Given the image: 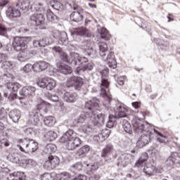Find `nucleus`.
I'll list each match as a JSON object with an SVG mask.
<instances>
[{"label":"nucleus","mask_w":180,"mask_h":180,"mask_svg":"<svg viewBox=\"0 0 180 180\" xmlns=\"http://www.w3.org/2000/svg\"><path fill=\"white\" fill-rule=\"evenodd\" d=\"M35 92L36 88L27 86L22 88L20 91V95H21V96L29 98V99H32V98L36 95Z\"/></svg>","instance_id":"4468645a"},{"label":"nucleus","mask_w":180,"mask_h":180,"mask_svg":"<svg viewBox=\"0 0 180 180\" xmlns=\"http://www.w3.org/2000/svg\"><path fill=\"white\" fill-rule=\"evenodd\" d=\"M81 129L86 134H89V133L94 132V129L92 127H89V125L83 124L81 126Z\"/></svg>","instance_id":"bf43d9fd"},{"label":"nucleus","mask_w":180,"mask_h":180,"mask_svg":"<svg viewBox=\"0 0 180 180\" xmlns=\"http://www.w3.org/2000/svg\"><path fill=\"white\" fill-rule=\"evenodd\" d=\"M105 61H106L107 64H108V67H110V68L115 70V68L117 67V63L116 60H115V53L113 52H109L108 53Z\"/></svg>","instance_id":"4be33fe9"},{"label":"nucleus","mask_w":180,"mask_h":180,"mask_svg":"<svg viewBox=\"0 0 180 180\" xmlns=\"http://www.w3.org/2000/svg\"><path fill=\"white\" fill-rule=\"evenodd\" d=\"M13 78H15L13 75L9 72L4 73L3 75L0 76V86L2 87L6 85V88H8V85L11 84V81H12Z\"/></svg>","instance_id":"6ab92c4d"},{"label":"nucleus","mask_w":180,"mask_h":180,"mask_svg":"<svg viewBox=\"0 0 180 180\" xmlns=\"http://www.w3.org/2000/svg\"><path fill=\"white\" fill-rule=\"evenodd\" d=\"M75 74L77 75H81V74H83L85 72V68L84 66L77 67L75 70Z\"/></svg>","instance_id":"0e129e2a"},{"label":"nucleus","mask_w":180,"mask_h":180,"mask_svg":"<svg viewBox=\"0 0 180 180\" xmlns=\"http://www.w3.org/2000/svg\"><path fill=\"white\" fill-rule=\"evenodd\" d=\"M56 122V118L53 116L46 117L44 120V123L45 126H48V127H51L54 126V122Z\"/></svg>","instance_id":"79ce46f5"},{"label":"nucleus","mask_w":180,"mask_h":180,"mask_svg":"<svg viewBox=\"0 0 180 180\" xmlns=\"http://www.w3.org/2000/svg\"><path fill=\"white\" fill-rule=\"evenodd\" d=\"M117 116H115V119H120L122 117H127V113H129V110L123 105H120L117 109Z\"/></svg>","instance_id":"bb28decb"},{"label":"nucleus","mask_w":180,"mask_h":180,"mask_svg":"<svg viewBox=\"0 0 180 180\" xmlns=\"http://www.w3.org/2000/svg\"><path fill=\"white\" fill-rule=\"evenodd\" d=\"M72 81H74L73 86L76 91H81L82 85H84V79L79 77H72Z\"/></svg>","instance_id":"a878e982"},{"label":"nucleus","mask_w":180,"mask_h":180,"mask_svg":"<svg viewBox=\"0 0 180 180\" xmlns=\"http://www.w3.org/2000/svg\"><path fill=\"white\" fill-rule=\"evenodd\" d=\"M20 53L18 54V61L24 62L27 61L29 58H30V52L27 49L24 51H20Z\"/></svg>","instance_id":"c756f323"},{"label":"nucleus","mask_w":180,"mask_h":180,"mask_svg":"<svg viewBox=\"0 0 180 180\" xmlns=\"http://www.w3.org/2000/svg\"><path fill=\"white\" fill-rule=\"evenodd\" d=\"M49 67H50L49 63L44 60H40L34 64V71L35 72H41V71L47 70Z\"/></svg>","instance_id":"412c9836"},{"label":"nucleus","mask_w":180,"mask_h":180,"mask_svg":"<svg viewBox=\"0 0 180 180\" xmlns=\"http://www.w3.org/2000/svg\"><path fill=\"white\" fill-rule=\"evenodd\" d=\"M98 168H99V163L98 162L87 165V167H86L87 174H91L93 172H95V171H96Z\"/></svg>","instance_id":"ea45409f"},{"label":"nucleus","mask_w":180,"mask_h":180,"mask_svg":"<svg viewBox=\"0 0 180 180\" xmlns=\"http://www.w3.org/2000/svg\"><path fill=\"white\" fill-rule=\"evenodd\" d=\"M44 136L48 141H54L57 139V133L54 131H49L45 134Z\"/></svg>","instance_id":"37998d69"},{"label":"nucleus","mask_w":180,"mask_h":180,"mask_svg":"<svg viewBox=\"0 0 180 180\" xmlns=\"http://www.w3.org/2000/svg\"><path fill=\"white\" fill-rule=\"evenodd\" d=\"M58 37L59 39L58 44H61V45L64 44V43H65V41H67V40L68 39L66 32H59Z\"/></svg>","instance_id":"a18cd8bd"},{"label":"nucleus","mask_w":180,"mask_h":180,"mask_svg":"<svg viewBox=\"0 0 180 180\" xmlns=\"http://www.w3.org/2000/svg\"><path fill=\"white\" fill-rule=\"evenodd\" d=\"M41 180H54V177L49 173H45L41 176Z\"/></svg>","instance_id":"e2e57ef3"},{"label":"nucleus","mask_w":180,"mask_h":180,"mask_svg":"<svg viewBox=\"0 0 180 180\" xmlns=\"http://www.w3.org/2000/svg\"><path fill=\"white\" fill-rule=\"evenodd\" d=\"M60 165V158L57 156L49 155L44 163V167L45 169L51 171L55 168H57Z\"/></svg>","instance_id":"6e6552de"},{"label":"nucleus","mask_w":180,"mask_h":180,"mask_svg":"<svg viewBox=\"0 0 180 180\" xmlns=\"http://www.w3.org/2000/svg\"><path fill=\"white\" fill-rule=\"evenodd\" d=\"M21 88L22 85L18 82H11L9 84H8L7 89H8L10 92H13L8 96V99H10V101H15V99L18 98V94L16 92H18V91H19V89Z\"/></svg>","instance_id":"1a4fd4ad"},{"label":"nucleus","mask_w":180,"mask_h":180,"mask_svg":"<svg viewBox=\"0 0 180 180\" xmlns=\"http://www.w3.org/2000/svg\"><path fill=\"white\" fill-rule=\"evenodd\" d=\"M59 94H61L63 99H64L65 102H68V103H74L75 102H77V96L75 93H70L65 90H62Z\"/></svg>","instance_id":"2eb2a0df"},{"label":"nucleus","mask_w":180,"mask_h":180,"mask_svg":"<svg viewBox=\"0 0 180 180\" xmlns=\"http://www.w3.org/2000/svg\"><path fill=\"white\" fill-rule=\"evenodd\" d=\"M8 115L14 123H18L19 119H20V111L16 110H11Z\"/></svg>","instance_id":"f704fd0d"},{"label":"nucleus","mask_w":180,"mask_h":180,"mask_svg":"<svg viewBox=\"0 0 180 180\" xmlns=\"http://www.w3.org/2000/svg\"><path fill=\"white\" fill-rule=\"evenodd\" d=\"M18 148L22 153H33L39 149V143L33 139H20V143L18 145Z\"/></svg>","instance_id":"7ed1b4c3"},{"label":"nucleus","mask_w":180,"mask_h":180,"mask_svg":"<svg viewBox=\"0 0 180 180\" xmlns=\"http://www.w3.org/2000/svg\"><path fill=\"white\" fill-rule=\"evenodd\" d=\"M110 134V130L108 129H103L100 134L94 136L93 140L96 143H103Z\"/></svg>","instance_id":"a211bd4d"},{"label":"nucleus","mask_w":180,"mask_h":180,"mask_svg":"<svg viewBox=\"0 0 180 180\" xmlns=\"http://www.w3.org/2000/svg\"><path fill=\"white\" fill-rule=\"evenodd\" d=\"M25 178V173L23 172H14L10 174L9 177L7 178L8 180H23Z\"/></svg>","instance_id":"cd10ccee"},{"label":"nucleus","mask_w":180,"mask_h":180,"mask_svg":"<svg viewBox=\"0 0 180 180\" xmlns=\"http://www.w3.org/2000/svg\"><path fill=\"white\" fill-rule=\"evenodd\" d=\"M101 157L103 158H106V157H108L109 158H110V157H112V158H116V157H117L116 150H115V148L112 143H108L105 145V148L102 150Z\"/></svg>","instance_id":"9d476101"},{"label":"nucleus","mask_w":180,"mask_h":180,"mask_svg":"<svg viewBox=\"0 0 180 180\" xmlns=\"http://www.w3.org/2000/svg\"><path fill=\"white\" fill-rule=\"evenodd\" d=\"M8 115V112L5 110V108H1L0 109V120H2L3 119H5L6 117V115Z\"/></svg>","instance_id":"69168bd1"},{"label":"nucleus","mask_w":180,"mask_h":180,"mask_svg":"<svg viewBox=\"0 0 180 180\" xmlns=\"http://www.w3.org/2000/svg\"><path fill=\"white\" fill-rule=\"evenodd\" d=\"M58 71L64 75H68V74L72 73V68L68 65L64 63L58 64Z\"/></svg>","instance_id":"b1692460"},{"label":"nucleus","mask_w":180,"mask_h":180,"mask_svg":"<svg viewBox=\"0 0 180 180\" xmlns=\"http://www.w3.org/2000/svg\"><path fill=\"white\" fill-rule=\"evenodd\" d=\"M7 18L12 19V18H20L22 13L21 10H20L18 4L14 6L8 8L6 11Z\"/></svg>","instance_id":"f8f14e48"},{"label":"nucleus","mask_w":180,"mask_h":180,"mask_svg":"<svg viewBox=\"0 0 180 180\" xmlns=\"http://www.w3.org/2000/svg\"><path fill=\"white\" fill-rule=\"evenodd\" d=\"M154 133H155L156 134H158V136H160V138H158V141H159L160 143H162L163 144L168 143V138H167V136H164L162 134H161L157 129H154Z\"/></svg>","instance_id":"de8ad7c7"},{"label":"nucleus","mask_w":180,"mask_h":180,"mask_svg":"<svg viewBox=\"0 0 180 180\" xmlns=\"http://www.w3.org/2000/svg\"><path fill=\"white\" fill-rule=\"evenodd\" d=\"M8 160L13 164H18L20 161V155L18 153H13L8 157Z\"/></svg>","instance_id":"c03bdc74"},{"label":"nucleus","mask_w":180,"mask_h":180,"mask_svg":"<svg viewBox=\"0 0 180 180\" xmlns=\"http://www.w3.org/2000/svg\"><path fill=\"white\" fill-rule=\"evenodd\" d=\"M75 34L82 36V37H89L91 36L89 31L85 27L76 28L75 30Z\"/></svg>","instance_id":"c85d7f7f"},{"label":"nucleus","mask_w":180,"mask_h":180,"mask_svg":"<svg viewBox=\"0 0 180 180\" xmlns=\"http://www.w3.org/2000/svg\"><path fill=\"white\" fill-rule=\"evenodd\" d=\"M122 127L125 133H127L128 134H131L133 133V128H131V124H129L127 120H124Z\"/></svg>","instance_id":"a19ab883"},{"label":"nucleus","mask_w":180,"mask_h":180,"mask_svg":"<svg viewBox=\"0 0 180 180\" xmlns=\"http://www.w3.org/2000/svg\"><path fill=\"white\" fill-rule=\"evenodd\" d=\"M74 9L75 11H73L70 14V20L72 22H76L77 23H78V22H81V20H82L84 18V10L82 9L79 10V6H75Z\"/></svg>","instance_id":"ddd939ff"},{"label":"nucleus","mask_w":180,"mask_h":180,"mask_svg":"<svg viewBox=\"0 0 180 180\" xmlns=\"http://www.w3.org/2000/svg\"><path fill=\"white\" fill-rule=\"evenodd\" d=\"M24 132L27 136H32V134H34V131H33V129L32 128H25L24 129Z\"/></svg>","instance_id":"338daca9"},{"label":"nucleus","mask_w":180,"mask_h":180,"mask_svg":"<svg viewBox=\"0 0 180 180\" xmlns=\"http://www.w3.org/2000/svg\"><path fill=\"white\" fill-rule=\"evenodd\" d=\"M130 157L131 155L129 153L121 155L117 159V167H127V165L130 163Z\"/></svg>","instance_id":"aec40b11"},{"label":"nucleus","mask_w":180,"mask_h":180,"mask_svg":"<svg viewBox=\"0 0 180 180\" xmlns=\"http://www.w3.org/2000/svg\"><path fill=\"white\" fill-rule=\"evenodd\" d=\"M70 56H72V60H73L72 64H75V65H77V61H79L80 64L88 63V58H86V57H80L79 53L70 52Z\"/></svg>","instance_id":"5701e85b"},{"label":"nucleus","mask_w":180,"mask_h":180,"mask_svg":"<svg viewBox=\"0 0 180 180\" xmlns=\"http://www.w3.org/2000/svg\"><path fill=\"white\" fill-rule=\"evenodd\" d=\"M89 150H91V147L88 145H84L78 150V154H79L80 155H84V154L89 153Z\"/></svg>","instance_id":"4d7b16f0"},{"label":"nucleus","mask_w":180,"mask_h":180,"mask_svg":"<svg viewBox=\"0 0 180 180\" xmlns=\"http://www.w3.org/2000/svg\"><path fill=\"white\" fill-rule=\"evenodd\" d=\"M57 85V82L55 80L47 79L46 88L48 91H53Z\"/></svg>","instance_id":"3c124183"},{"label":"nucleus","mask_w":180,"mask_h":180,"mask_svg":"<svg viewBox=\"0 0 180 180\" xmlns=\"http://www.w3.org/2000/svg\"><path fill=\"white\" fill-rule=\"evenodd\" d=\"M47 112H49L47 104L44 102L38 104L35 109L30 111V116L34 124H39V122H40L39 117L42 116L43 113H47Z\"/></svg>","instance_id":"20e7f679"},{"label":"nucleus","mask_w":180,"mask_h":180,"mask_svg":"<svg viewBox=\"0 0 180 180\" xmlns=\"http://www.w3.org/2000/svg\"><path fill=\"white\" fill-rule=\"evenodd\" d=\"M132 124L135 133L141 134L142 133L150 131V127L147 124H144L140 119H135L132 120Z\"/></svg>","instance_id":"0eeeda50"},{"label":"nucleus","mask_w":180,"mask_h":180,"mask_svg":"<svg viewBox=\"0 0 180 180\" xmlns=\"http://www.w3.org/2000/svg\"><path fill=\"white\" fill-rule=\"evenodd\" d=\"M101 76L102 79L100 86L101 93L100 94V95H101V96H103V98H108V103L109 105L110 103V101H112V96H109V94L108 93V91H109V81L106 79V77H108V70H103Z\"/></svg>","instance_id":"39448f33"},{"label":"nucleus","mask_w":180,"mask_h":180,"mask_svg":"<svg viewBox=\"0 0 180 180\" xmlns=\"http://www.w3.org/2000/svg\"><path fill=\"white\" fill-rule=\"evenodd\" d=\"M46 16L48 18V20L52 23H57L58 22V17H57L50 9L47 10Z\"/></svg>","instance_id":"e433bc0d"},{"label":"nucleus","mask_w":180,"mask_h":180,"mask_svg":"<svg viewBox=\"0 0 180 180\" xmlns=\"http://www.w3.org/2000/svg\"><path fill=\"white\" fill-rule=\"evenodd\" d=\"M45 40L46 41V46L58 43V39L54 35L51 36L49 38H45Z\"/></svg>","instance_id":"864d4df0"},{"label":"nucleus","mask_w":180,"mask_h":180,"mask_svg":"<svg viewBox=\"0 0 180 180\" xmlns=\"http://www.w3.org/2000/svg\"><path fill=\"white\" fill-rule=\"evenodd\" d=\"M98 109H99V104L96 102V100H90L86 102L85 110L88 113L90 120L94 123L103 124L105 123V119H106V115L96 113Z\"/></svg>","instance_id":"f257e3e1"},{"label":"nucleus","mask_w":180,"mask_h":180,"mask_svg":"<svg viewBox=\"0 0 180 180\" xmlns=\"http://www.w3.org/2000/svg\"><path fill=\"white\" fill-rule=\"evenodd\" d=\"M98 33L100 34V36L103 40H105L108 41V40H110V34L109 32H108V30L105 27L98 28Z\"/></svg>","instance_id":"c9c22d12"},{"label":"nucleus","mask_w":180,"mask_h":180,"mask_svg":"<svg viewBox=\"0 0 180 180\" xmlns=\"http://www.w3.org/2000/svg\"><path fill=\"white\" fill-rule=\"evenodd\" d=\"M31 12H44V7L41 3L34 1L30 6Z\"/></svg>","instance_id":"7c9ffc66"},{"label":"nucleus","mask_w":180,"mask_h":180,"mask_svg":"<svg viewBox=\"0 0 180 180\" xmlns=\"http://www.w3.org/2000/svg\"><path fill=\"white\" fill-rule=\"evenodd\" d=\"M2 64V68L6 70H12V68H13V66L15 65V64H13V62L11 61H4Z\"/></svg>","instance_id":"13d9d810"},{"label":"nucleus","mask_w":180,"mask_h":180,"mask_svg":"<svg viewBox=\"0 0 180 180\" xmlns=\"http://www.w3.org/2000/svg\"><path fill=\"white\" fill-rule=\"evenodd\" d=\"M30 20L34 26H40V25H44V15L42 13H35L30 17Z\"/></svg>","instance_id":"9b49d317"},{"label":"nucleus","mask_w":180,"mask_h":180,"mask_svg":"<svg viewBox=\"0 0 180 180\" xmlns=\"http://www.w3.org/2000/svg\"><path fill=\"white\" fill-rule=\"evenodd\" d=\"M60 143H64L66 148L70 151L77 150L81 146L82 141L74 134V130L69 129L59 139Z\"/></svg>","instance_id":"f03ea898"},{"label":"nucleus","mask_w":180,"mask_h":180,"mask_svg":"<svg viewBox=\"0 0 180 180\" xmlns=\"http://www.w3.org/2000/svg\"><path fill=\"white\" fill-rule=\"evenodd\" d=\"M17 6L20 11H29V8L30 6V1L20 0L17 3Z\"/></svg>","instance_id":"473e14b6"},{"label":"nucleus","mask_w":180,"mask_h":180,"mask_svg":"<svg viewBox=\"0 0 180 180\" xmlns=\"http://www.w3.org/2000/svg\"><path fill=\"white\" fill-rule=\"evenodd\" d=\"M101 57H105L108 53V44L105 42L100 43L98 45Z\"/></svg>","instance_id":"58836bf2"},{"label":"nucleus","mask_w":180,"mask_h":180,"mask_svg":"<svg viewBox=\"0 0 180 180\" xmlns=\"http://www.w3.org/2000/svg\"><path fill=\"white\" fill-rule=\"evenodd\" d=\"M143 172L146 174V175H154V174H158V171L155 169V166L148 164L143 169Z\"/></svg>","instance_id":"2f4dec72"},{"label":"nucleus","mask_w":180,"mask_h":180,"mask_svg":"<svg viewBox=\"0 0 180 180\" xmlns=\"http://www.w3.org/2000/svg\"><path fill=\"white\" fill-rule=\"evenodd\" d=\"M56 151H57V146L56 144L49 143L46 145L45 148V152L47 154H51V153H56Z\"/></svg>","instance_id":"8fccbe9b"},{"label":"nucleus","mask_w":180,"mask_h":180,"mask_svg":"<svg viewBox=\"0 0 180 180\" xmlns=\"http://www.w3.org/2000/svg\"><path fill=\"white\" fill-rule=\"evenodd\" d=\"M150 135H151V131H147L146 134H144L141 136L140 139L141 140V141L143 142V144H145V146H147V144L150 143V140L151 139Z\"/></svg>","instance_id":"49530a36"},{"label":"nucleus","mask_w":180,"mask_h":180,"mask_svg":"<svg viewBox=\"0 0 180 180\" xmlns=\"http://www.w3.org/2000/svg\"><path fill=\"white\" fill-rule=\"evenodd\" d=\"M52 50H53V51H56V53H58L59 54L61 60L66 63H71V64H72L73 60L72 57L71 56V53H70V56H68L67 53L63 51V49H61V47L60 46L53 47Z\"/></svg>","instance_id":"dca6fc26"},{"label":"nucleus","mask_w":180,"mask_h":180,"mask_svg":"<svg viewBox=\"0 0 180 180\" xmlns=\"http://www.w3.org/2000/svg\"><path fill=\"white\" fill-rule=\"evenodd\" d=\"M47 79H48L47 77L39 79L37 82L38 86H39V88H43V89L46 88L47 85Z\"/></svg>","instance_id":"052dcab7"},{"label":"nucleus","mask_w":180,"mask_h":180,"mask_svg":"<svg viewBox=\"0 0 180 180\" xmlns=\"http://www.w3.org/2000/svg\"><path fill=\"white\" fill-rule=\"evenodd\" d=\"M108 118H109V120L106 123V126L107 127H108V129H112V127L115 126V122H116L115 119H116V117L110 115Z\"/></svg>","instance_id":"6e6d98bb"},{"label":"nucleus","mask_w":180,"mask_h":180,"mask_svg":"<svg viewBox=\"0 0 180 180\" xmlns=\"http://www.w3.org/2000/svg\"><path fill=\"white\" fill-rule=\"evenodd\" d=\"M124 79H126V76L120 77L117 80L118 85H124Z\"/></svg>","instance_id":"774afa93"},{"label":"nucleus","mask_w":180,"mask_h":180,"mask_svg":"<svg viewBox=\"0 0 180 180\" xmlns=\"http://www.w3.org/2000/svg\"><path fill=\"white\" fill-rule=\"evenodd\" d=\"M86 117H89V115L86 112L84 107V111L82 112L77 119V123H84L86 120Z\"/></svg>","instance_id":"603ef678"},{"label":"nucleus","mask_w":180,"mask_h":180,"mask_svg":"<svg viewBox=\"0 0 180 180\" xmlns=\"http://www.w3.org/2000/svg\"><path fill=\"white\" fill-rule=\"evenodd\" d=\"M58 180H70L72 178V175L67 172H63L56 174Z\"/></svg>","instance_id":"4c0bfd02"},{"label":"nucleus","mask_w":180,"mask_h":180,"mask_svg":"<svg viewBox=\"0 0 180 180\" xmlns=\"http://www.w3.org/2000/svg\"><path fill=\"white\" fill-rule=\"evenodd\" d=\"M147 160H148V153H142L141 158L134 165L135 168H141L142 167H143L144 164H146V162H147Z\"/></svg>","instance_id":"393cba45"},{"label":"nucleus","mask_w":180,"mask_h":180,"mask_svg":"<svg viewBox=\"0 0 180 180\" xmlns=\"http://www.w3.org/2000/svg\"><path fill=\"white\" fill-rule=\"evenodd\" d=\"M94 44V42L91 40L84 41L83 46H84V49L86 50L88 56L91 57V58H95L97 51L94 49V47L92 45Z\"/></svg>","instance_id":"f3484780"},{"label":"nucleus","mask_w":180,"mask_h":180,"mask_svg":"<svg viewBox=\"0 0 180 180\" xmlns=\"http://www.w3.org/2000/svg\"><path fill=\"white\" fill-rule=\"evenodd\" d=\"M49 5L53 8V9H56V11H60V9L63 8V4L56 0H51Z\"/></svg>","instance_id":"09e8293b"},{"label":"nucleus","mask_w":180,"mask_h":180,"mask_svg":"<svg viewBox=\"0 0 180 180\" xmlns=\"http://www.w3.org/2000/svg\"><path fill=\"white\" fill-rule=\"evenodd\" d=\"M22 70L24 72H30L32 71V70H33V71H34V65L27 63L25 65L24 68H22Z\"/></svg>","instance_id":"680f3d73"},{"label":"nucleus","mask_w":180,"mask_h":180,"mask_svg":"<svg viewBox=\"0 0 180 180\" xmlns=\"http://www.w3.org/2000/svg\"><path fill=\"white\" fill-rule=\"evenodd\" d=\"M84 167V165H82V163L79 162L74 165H72L70 168V172H72V174H77L79 172V171H82V168Z\"/></svg>","instance_id":"72a5a7b5"},{"label":"nucleus","mask_w":180,"mask_h":180,"mask_svg":"<svg viewBox=\"0 0 180 180\" xmlns=\"http://www.w3.org/2000/svg\"><path fill=\"white\" fill-rule=\"evenodd\" d=\"M167 165L169 167H174V165H176L178 167V163H176V158L174 157H169L166 161Z\"/></svg>","instance_id":"5fc2aeb1"},{"label":"nucleus","mask_w":180,"mask_h":180,"mask_svg":"<svg viewBox=\"0 0 180 180\" xmlns=\"http://www.w3.org/2000/svg\"><path fill=\"white\" fill-rule=\"evenodd\" d=\"M27 40L29 37H19L14 38L13 41V47L15 51H23L27 49Z\"/></svg>","instance_id":"423d86ee"}]
</instances>
